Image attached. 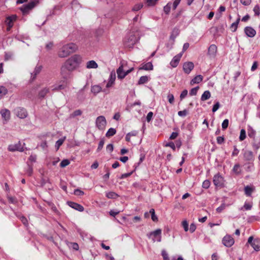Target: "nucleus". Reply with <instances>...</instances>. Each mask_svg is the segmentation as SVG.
I'll return each instance as SVG.
<instances>
[{
	"instance_id": "obj_1",
	"label": "nucleus",
	"mask_w": 260,
	"mask_h": 260,
	"mask_svg": "<svg viewBox=\"0 0 260 260\" xmlns=\"http://www.w3.org/2000/svg\"><path fill=\"white\" fill-rule=\"evenodd\" d=\"M82 60L81 57L79 55H74L70 57L64 62L61 68V72L62 75H66V71L72 72L75 70L80 64Z\"/></svg>"
},
{
	"instance_id": "obj_2",
	"label": "nucleus",
	"mask_w": 260,
	"mask_h": 260,
	"mask_svg": "<svg viewBox=\"0 0 260 260\" xmlns=\"http://www.w3.org/2000/svg\"><path fill=\"white\" fill-rule=\"evenodd\" d=\"M77 46L73 43L63 45L59 50L58 55L59 57H66L70 54L75 52L77 49Z\"/></svg>"
},
{
	"instance_id": "obj_3",
	"label": "nucleus",
	"mask_w": 260,
	"mask_h": 260,
	"mask_svg": "<svg viewBox=\"0 0 260 260\" xmlns=\"http://www.w3.org/2000/svg\"><path fill=\"white\" fill-rule=\"evenodd\" d=\"M136 32H131L125 38L124 45L126 47H132L139 40V37Z\"/></svg>"
},
{
	"instance_id": "obj_4",
	"label": "nucleus",
	"mask_w": 260,
	"mask_h": 260,
	"mask_svg": "<svg viewBox=\"0 0 260 260\" xmlns=\"http://www.w3.org/2000/svg\"><path fill=\"white\" fill-rule=\"evenodd\" d=\"M41 1L42 0H31L28 4L23 5L20 8V10L23 15H26L37 6Z\"/></svg>"
},
{
	"instance_id": "obj_5",
	"label": "nucleus",
	"mask_w": 260,
	"mask_h": 260,
	"mask_svg": "<svg viewBox=\"0 0 260 260\" xmlns=\"http://www.w3.org/2000/svg\"><path fill=\"white\" fill-rule=\"evenodd\" d=\"M247 244H249L253 248V249L258 251L260 250V240L258 239H255L253 240L252 236L249 237Z\"/></svg>"
},
{
	"instance_id": "obj_6",
	"label": "nucleus",
	"mask_w": 260,
	"mask_h": 260,
	"mask_svg": "<svg viewBox=\"0 0 260 260\" xmlns=\"http://www.w3.org/2000/svg\"><path fill=\"white\" fill-rule=\"evenodd\" d=\"M107 121L104 116H98L95 120V124L98 129L103 130L106 125Z\"/></svg>"
},
{
	"instance_id": "obj_7",
	"label": "nucleus",
	"mask_w": 260,
	"mask_h": 260,
	"mask_svg": "<svg viewBox=\"0 0 260 260\" xmlns=\"http://www.w3.org/2000/svg\"><path fill=\"white\" fill-rule=\"evenodd\" d=\"M224 179L219 173L215 175L213 177V183L216 187H222L224 185Z\"/></svg>"
},
{
	"instance_id": "obj_8",
	"label": "nucleus",
	"mask_w": 260,
	"mask_h": 260,
	"mask_svg": "<svg viewBox=\"0 0 260 260\" xmlns=\"http://www.w3.org/2000/svg\"><path fill=\"white\" fill-rule=\"evenodd\" d=\"M222 242L223 244L227 247H231L235 243L234 238L229 235L225 236L223 238Z\"/></svg>"
},
{
	"instance_id": "obj_9",
	"label": "nucleus",
	"mask_w": 260,
	"mask_h": 260,
	"mask_svg": "<svg viewBox=\"0 0 260 260\" xmlns=\"http://www.w3.org/2000/svg\"><path fill=\"white\" fill-rule=\"evenodd\" d=\"M15 114L20 118H25L27 116V113L26 110L21 107H17L14 109Z\"/></svg>"
},
{
	"instance_id": "obj_10",
	"label": "nucleus",
	"mask_w": 260,
	"mask_h": 260,
	"mask_svg": "<svg viewBox=\"0 0 260 260\" xmlns=\"http://www.w3.org/2000/svg\"><path fill=\"white\" fill-rule=\"evenodd\" d=\"M217 50V48L215 45H211L208 48L207 55L211 59L214 58L216 56Z\"/></svg>"
},
{
	"instance_id": "obj_11",
	"label": "nucleus",
	"mask_w": 260,
	"mask_h": 260,
	"mask_svg": "<svg viewBox=\"0 0 260 260\" xmlns=\"http://www.w3.org/2000/svg\"><path fill=\"white\" fill-rule=\"evenodd\" d=\"M8 150L10 151H23L24 149L23 148V146H22V144L20 142H18L17 144L14 145H10L8 146Z\"/></svg>"
},
{
	"instance_id": "obj_12",
	"label": "nucleus",
	"mask_w": 260,
	"mask_h": 260,
	"mask_svg": "<svg viewBox=\"0 0 260 260\" xmlns=\"http://www.w3.org/2000/svg\"><path fill=\"white\" fill-rule=\"evenodd\" d=\"M193 68L194 64L192 62L190 61L184 63L183 66V71L187 74H189Z\"/></svg>"
},
{
	"instance_id": "obj_13",
	"label": "nucleus",
	"mask_w": 260,
	"mask_h": 260,
	"mask_svg": "<svg viewBox=\"0 0 260 260\" xmlns=\"http://www.w3.org/2000/svg\"><path fill=\"white\" fill-rule=\"evenodd\" d=\"M244 32L246 36L250 38L254 37L256 35V31L251 26H246L244 28Z\"/></svg>"
},
{
	"instance_id": "obj_14",
	"label": "nucleus",
	"mask_w": 260,
	"mask_h": 260,
	"mask_svg": "<svg viewBox=\"0 0 260 260\" xmlns=\"http://www.w3.org/2000/svg\"><path fill=\"white\" fill-rule=\"evenodd\" d=\"M67 203L70 207L77 211L82 212L83 211L84 209V207L82 205L73 202H68Z\"/></svg>"
},
{
	"instance_id": "obj_15",
	"label": "nucleus",
	"mask_w": 260,
	"mask_h": 260,
	"mask_svg": "<svg viewBox=\"0 0 260 260\" xmlns=\"http://www.w3.org/2000/svg\"><path fill=\"white\" fill-rule=\"evenodd\" d=\"M153 66L151 62H148L146 63H142L141 67L139 68V70H146L151 71L152 70Z\"/></svg>"
},
{
	"instance_id": "obj_16",
	"label": "nucleus",
	"mask_w": 260,
	"mask_h": 260,
	"mask_svg": "<svg viewBox=\"0 0 260 260\" xmlns=\"http://www.w3.org/2000/svg\"><path fill=\"white\" fill-rule=\"evenodd\" d=\"M244 158L245 160H252L254 158L253 152L250 150H245L243 154Z\"/></svg>"
},
{
	"instance_id": "obj_17",
	"label": "nucleus",
	"mask_w": 260,
	"mask_h": 260,
	"mask_svg": "<svg viewBox=\"0 0 260 260\" xmlns=\"http://www.w3.org/2000/svg\"><path fill=\"white\" fill-rule=\"evenodd\" d=\"M42 69V66H37L35 68L34 71L31 73V80L32 81L35 80L37 75H38L41 71Z\"/></svg>"
},
{
	"instance_id": "obj_18",
	"label": "nucleus",
	"mask_w": 260,
	"mask_h": 260,
	"mask_svg": "<svg viewBox=\"0 0 260 260\" xmlns=\"http://www.w3.org/2000/svg\"><path fill=\"white\" fill-rule=\"evenodd\" d=\"M161 230L160 229H157L155 231L152 232L150 233V236H153L154 238H157V241H161Z\"/></svg>"
},
{
	"instance_id": "obj_19",
	"label": "nucleus",
	"mask_w": 260,
	"mask_h": 260,
	"mask_svg": "<svg viewBox=\"0 0 260 260\" xmlns=\"http://www.w3.org/2000/svg\"><path fill=\"white\" fill-rule=\"evenodd\" d=\"M116 72L118 79H122L126 76V74H125V71L123 70V67L122 65L120 66L117 69Z\"/></svg>"
},
{
	"instance_id": "obj_20",
	"label": "nucleus",
	"mask_w": 260,
	"mask_h": 260,
	"mask_svg": "<svg viewBox=\"0 0 260 260\" xmlns=\"http://www.w3.org/2000/svg\"><path fill=\"white\" fill-rule=\"evenodd\" d=\"M1 114L2 115V117L6 121L9 120L10 117V112L9 110L7 109H3L1 111Z\"/></svg>"
},
{
	"instance_id": "obj_21",
	"label": "nucleus",
	"mask_w": 260,
	"mask_h": 260,
	"mask_svg": "<svg viewBox=\"0 0 260 260\" xmlns=\"http://www.w3.org/2000/svg\"><path fill=\"white\" fill-rule=\"evenodd\" d=\"M102 87L99 85H94L92 86L91 87V91L94 95H96L98 93L102 91Z\"/></svg>"
},
{
	"instance_id": "obj_22",
	"label": "nucleus",
	"mask_w": 260,
	"mask_h": 260,
	"mask_svg": "<svg viewBox=\"0 0 260 260\" xmlns=\"http://www.w3.org/2000/svg\"><path fill=\"white\" fill-rule=\"evenodd\" d=\"M252 146L255 150H257L260 147V137L255 138L253 139Z\"/></svg>"
},
{
	"instance_id": "obj_23",
	"label": "nucleus",
	"mask_w": 260,
	"mask_h": 260,
	"mask_svg": "<svg viewBox=\"0 0 260 260\" xmlns=\"http://www.w3.org/2000/svg\"><path fill=\"white\" fill-rule=\"evenodd\" d=\"M203 76L202 75H197L194 77L190 81V84L193 85L196 83H199L203 80Z\"/></svg>"
},
{
	"instance_id": "obj_24",
	"label": "nucleus",
	"mask_w": 260,
	"mask_h": 260,
	"mask_svg": "<svg viewBox=\"0 0 260 260\" xmlns=\"http://www.w3.org/2000/svg\"><path fill=\"white\" fill-rule=\"evenodd\" d=\"M98 67V64L94 60H90L87 62L86 68L88 69H96Z\"/></svg>"
},
{
	"instance_id": "obj_25",
	"label": "nucleus",
	"mask_w": 260,
	"mask_h": 260,
	"mask_svg": "<svg viewBox=\"0 0 260 260\" xmlns=\"http://www.w3.org/2000/svg\"><path fill=\"white\" fill-rule=\"evenodd\" d=\"M254 189V187H252L250 186H246L244 187V191L245 193L247 196H250L251 195L252 192L253 191Z\"/></svg>"
},
{
	"instance_id": "obj_26",
	"label": "nucleus",
	"mask_w": 260,
	"mask_h": 260,
	"mask_svg": "<svg viewBox=\"0 0 260 260\" xmlns=\"http://www.w3.org/2000/svg\"><path fill=\"white\" fill-rule=\"evenodd\" d=\"M247 131H248V136L249 137H250V138H252L253 139L255 138V136L256 132L255 130H254L252 128V127H251L250 126H249Z\"/></svg>"
},
{
	"instance_id": "obj_27",
	"label": "nucleus",
	"mask_w": 260,
	"mask_h": 260,
	"mask_svg": "<svg viewBox=\"0 0 260 260\" xmlns=\"http://www.w3.org/2000/svg\"><path fill=\"white\" fill-rule=\"evenodd\" d=\"M211 97V93L209 90H206L204 92L201 96V100L202 101H205L209 99Z\"/></svg>"
},
{
	"instance_id": "obj_28",
	"label": "nucleus",
	"mask_w": 260,
	"mask_h": 260,
	"mask_svg": "<svg viewBox=\"0 0 260 260\" xmlns=\"http://www.w3.org/2000/svg\"><path fill=\"white\" fill-rule=\"evenodd\" d=\"M149 79L150 78L147 76H141L138 82V84L141 85L146 83L149 81Z\"/></svg>"
},
{
	"instance_id": "obj_29",
	"label": "nucleus",
	"mask_w": 260,
	"mask_h": 260,
	"mask_svg": "<svg viewBox=\"0 0 260 260\" xmlns=\"http://www.w3.org/2000/svg\"><path fill=\"white\" fill-rule=\"evenodd\" d=\"M49 89L48 88L45 87L42 89L39 92V96L40 98H44L45 95L49 92Z\"/></svg>"
},
{
	"instance_id": "obj_30",
	"label": "nucleus",
	"mask_w": 260,
	"mask_h": 260,
	"mask_svg": "<svg viewBox=\"0 0 260 260\" xmlns=\"http://www.w3.org/2000/svg\"><path fill=\"white\" fill-rule=\"evenodd\" d=\"M66 86L63 84H61L59 85H54L52 86H51L52 90L53 91H56L63 89Z\"/></svg>"
},
{
	"instance_id": "obj_31",
	"label": "nucleus",
	"mask_w": 260,
	"mask_h": 260,
	"mask_svg": "<svg viewBox=\"0 0 260 260\" xmlns=\"http://www.w3.org/2000/svg\"><path fill=\"white\" fill-rule=\"evenodd\" d=\"M240 17H238V18L237 19V20L233 23L231 26V28L232 29V31L233 32H235L236 31L237 29V27H238V24L240 22Z\"/></svg>"
},
{
	"instance_id": "obj_32",
	"label": "nucleus",
	"mask_w": 260,
	"mask_h": 260,
	"mask_svg": "<svg viewBox=\"0 0 260 260\" xmlns=\"http://www.w3.org/2000/svg\"><path fill=\"white\" fill-rule=\"evenodd\" d=\"M179 61H180V60L178 59V57H176L175 56L173 57V59L170 62V65L173 68H175V67H176L178 66Z\"/></svg>"
},
{
	"instance_id": "obj_33",
	"label": "nucleus",
	"mask_w": 260,
	"mask_h": 260,
	"mask_svg": "<svg viewBox=\"0 0 260 260\" xmlns=\"http://www.w3.org/2000/svg\"><path fill=\"white\" fill-rule=\"evenodd\" d=\"M116 133V131L114 128H110L108 129L106 134L107 137H110L114 136Z\"/></svg>"
},
{
	"instance_id": "obj_34",
	"label": "nucleus",
	"mask_w": 260,
	"mask_h": 260,
	"mask_svg": "<svg viewBox=\"0 0 260 260\" xmlns=\"http://www.w3.org/2000/svg\"><path fill=\"white\" fill-rule=\"evenodd\" d=\"M106 196L109 199H116L118 195L114 192L110 191L106 193Z\"/></svg>"
},
{
	"instance_id": "obj_35",
	"label": "nucleus",
	"mask_w": 260,
	"mask_h": 260,
	"mask_svg": "<svg viewBox=\"0 0 260 260\" xmlns=\"http://www.w3.org/2000/svg\"><path fill=\"white\" fill-rule=\"evenodd\" d=\"M149 213L151 214V219L152 220L154 221V222H156V221H157L158 220V218H157V217L156 216L155 214V211H154V209H151L149 211Z\"/></svg>"
},
{
	"instance_id": "obj_36",
	"label": "nucleus",
	"mask_w": 260,
	"mask_h": 260,
	"mask_svg": "<svg viewBox=\"0 0 260 260\" xmlns=\"http://www.w3.org/2000/svg\"><path fill=\"white\" fill-rule=\"evenodd\" d=\"M8 92L7 89L4 86L0 87V99L2 96L6 95Z\"/></svg>"
},
{
	"instance_id": "obj_37",
	"label": "nucleus",
	"mask_w": 260,
	"mask_h": 260,
	"mask_svg": "<svg viewBox=\"0 0 260 260\" xmlns=\"http://www.w3.org/2000/svg\"><path fill=\"white\" fill-rule=\"evenodd\" d=\"M233 171L236 174H240L241 173L240 165L239 164H236L233 168Z\"/></svg>"
},
{
	"instance_id": "obj_38",
	"label": "nucleus",
	"mask_w": 260,
	"mask_h": 260,
	"mask_svg": "<svg viewBox=\"0 0 260 260\" xmlns=\"http://www.w3.org/2000/svg\"><path fill=\"white\" fill-rule=\"evenodd\" d=\"M82 112L80 110H76L73 113L70 115L71 118H74L77 116H80L82 114Z\"/></svg>"
},
{
	"instance_id": "obj_39",
	"label": "nucleus",
	"mask_w": 260,
	"mask_h": 260,
	"mask_svg": "<svg viewBox=\"0 0 260 260\" xmlns=\"http://www.w3.org/2000/svg\"><path fill=\"white\" fill-rule=\"evenodd\" d=\"M246 138V132L244 129H242L240 131L239 140L243 141Z\"/></svg>"
},
{
	"instance_id": "obj_40",
	"label": "nucleus",
	"mask_w": 260,
	"mask_h": 260,
	"mask_svg": "<svg viewBox=\"0 0 260 260\" xmlns=\"http://www.w3.org/2000/svg\"><path fill=\"white\" fill-rule=\"evenodd\" d=\"M253 11L254 14L256 16H259L260 14V7L258 5H256L253 8Z\"/></svg>"
},
{
	"instance_id": "obj_41",
	"label": "nucleus",
	"mask_w": 260,
	"mask_h": 260,
	"mask_svg": "<svg viewBox=\"0 0 260 260\" xmlns=\"http://www.w3.org/2000/svg\"><path fill=\"white\" fill-rule=\"evenodd\" d=\"M104 143H105L104 139H101L99 143L98 147L96 150V151L98 152H99L102 150V149L103 148V146L104 145Z\"/></svg>"
},
{
	"instance_id": "obj_42",
	"label": "nucleus",
	"mask_w": 260,
	"mask_h": 260,
	"mask_svg": "<svg viewBox=\"0 0 260 260\" xmlns=\"http://www.w3.org/2000/svg\"><path fill=\"white\" fill-rule=\"evenodd\" d=\"M63 142H64V139H59L56 142L55 148H56L57 150H58L59 149V148L62 144Z\"/></svg>"
},
{
	"instance_id": "obj_43",
	"label": "nucleus",
	"mask_w": 260,
	"mask_h": 260,
	"mask_svg": "<svg viewBox=\"0 0 260 260\" xmlns=\"http://www.w3.org/2000/svg\"><path fill=\"white\" fill-rule=\"evenodd\" d=\"M69 164L70 161L68 159H63L61 161L60 164V167L61 168H64L68 165H69Z\"/></svg>"
},
{
	"instance_id": "obj_44",
	"label": "nucleus",
	"mask_w": 260,
	"mask_h": 260,
	"mask_svg": "<svg viewBox=\"0 0 260 260\" xmlns=\"http://www.w3.org/2000/svg\"><path fill=\"white\" fill-rule=\"evenodd\" d=\"M116 79V74L114 71H112L110 75V78L109 80L114 82Z\"/></svg>"
},
{
	"instance_id": "obj_45",
	"label": "nucleus",
	"mask_w": 260,
	"mask_h": 260,
	"mask_svg": "<svg viewBox=\"0 0 260 260\" xmlns=\"http://www.w3.org/2000/svg\"><path fill=\"white\" fill-rule=\"evenodd\" d=\"M143 5L142 4H138L134 6V7L133 8L132 10L133 11H138L139 10H140L141 8H142Z\"/></svg>"
},
{
	"instance_id": "obj_46",
	"label": "nucleus",
	"mask_w": 260,
	"mask_h": 260,
	"mask_svg": "<svg viewBox=\"0 0 260 260\" xmlns=\"http://www.w3.org/2000/svg\"><path fill=\"white\" fill-rule=\"evenodd\" d=\"M199 88V86H197L194 88H192L189 92V94L190 95H196L197 93V91H198Z\"/></svg>"
},
{
	"instance_id": "obj_47",
	"label": "nucleus",
	"mask_w": 260,
	"mask_h": 260,
	"mask_svg": "<svg viewBox=\"0 0 260 260\" xmlns=\"http://www.w3.org/2000/svg\"><path fill=\"white\" fill-rule=\"evenodd\" d=\"M210 182L208 180H205L202 184V187L205 189L208 188L210 187Z\"/></svg>"
},
{
	"instance_id": "obj_48",
	"label": "nucleus",
	"mask_w": 260,
	"mask_h": 260,
	"mask_svg": "<svg viewBox=\"0 0 260 260\" xmlns=\"http://www.w3.org/2000/svg\"><path fill=\"white\" fill-rule=\"evenodd\" d=\"M168 101L171 104H173L174 102V95L171 93H169L167 96Z\"/></svg>"
},
{
	"instance_id": "obj_49",
	"label": "nucleus",
	"mask_w": 260,
	"mask_h": 260,
	"mask_svg": "<svg viewBox=\"0 0 260 260\" xmlns=\"http://www.w3.org/2000/svg\"><path fill=\"white\" fill-rule=\"evenodd\" d=\"M27 170L26 171V173L28 176H31L32 174V167L31 165H30L29 164H27Z\"/></svg>"
},
{
	"instance_id": "obj_50",
	"label": "nucleus",
	"mask_w": 260,
	"mask_h": 260,
	"mask_svg": "<svg viewBox=\"0 0 260 260\" xmlns=\"http://www.w3.org/2000/svg\"><path fill=\"white\" fill-rule=\"evenodd\" d=\"M222 128L223 129H225L227 128L229 125V120L226 119L223 120V121L222 123Z\"/></svg>"
},
{
	"instance_id": "obj_51",
	"label": "nucleus",
	"mask_w": 260,
	"mask_h": 260,
	"mask_svg": "<svg viewBox=\"0 0 260 260\" xmlns=\"http://www.w3.org/2000/svg\"><path fill=\"white\" fill-rule=\"evenodd\" d=\"M171 10V5L168 4L166 6L164 7V11L166 14H168Z\"/></svg>"
},
{
	"instance_id": "obj_52",
	"label": "nucleus",
	"mask_w": 260,
	"mask_h": 260,
	"mask_svg": "<svg viewBox=\"0 0 260 260\" xmlns=\"http://www.w3.org/2000/svg\"><path fill=\"white\" fill-rule=\"evenodd\" d=\"M6 23L7 25H8V27L7 28L8 30H9L13 26V22L12 19H10L8 18L7 19Z\"/></svg>"
},
{
	"instance_id": "obj_53",
	"label": "nucleus",
	"mask_w": 260,
	"mask_h": 260,
	"mask_svg": "<svg viewBox=\"0 0 260 260\" xmlns=\"http://www.w3.org/2000/svg\"><path fill=\"white\" fill-rule=\"evenodd\" d=\"M161 255L163 257L164 260H170L168 254L167 252L166 251V250H162Z\"/></svg>"
},
{
	"instance_id": "obj_54",
	"label": "nucleus",
	"mask_w": 260,
	"mask_h": 260,
	"mask_svg": "<svg viewBox=\"0 0 260 260\" xmlns=\"http://www.w3.org/2000/svg\"><path fill=\"white\" fill-rule=\"evenodd\" d=\"M84 194V192L79 189H76L74 190V194L78 196H81Z\"/></svg>"
},
{
	"instance_id": "obj_55",
	"label": "nucleus",
	"mask_w": 260,
	"mask_h": 260,
	"mask_svg": "<svg viewBox=\"0 0 260 260\" xmlns=\"http://www.w3.org/2000/svg\"><path fill=\"white\" fill-rule=\"evenodd\" d=\"M188 113V111L187 110H186V109L183 110V111H180L178 112V115L179 116H181V117H184L185 116L187 115Z\"/></svg>"
},
{
	"instance_id": "obj_56",
	"label": "nucleus",
	"mask_w": 260,
	"mask_h": 260,
	"mask_svg": "<svg viewBox=\"0 0 260 260\" xmlns=\"http://www.w3.org/2000/svg\"><path fill=\"white\" fill-rule=\"evenodd\" d=\"M187 93H188V91L186 89H184V90H183L180 95V100H182L185 97H186V95H187Z\"/></svg>"
},
{
	"instance_id": "obj_57",
	"label": "nucleus",
	"mask_w": 260,
	"mask_h": 260,
	"mask_svg": "<svg viewBox=\"0 0 260 260\" xmlns=\"http://www.w3.org/2000/svg\"><path fill=\"white\" fill-rule=\"evenodd\" d=\"M220 104L218 102H217L214 105L212 108V112H216L219 108Z\"/></svg>"
},
{
	"instance_id": "obj_58",
	"label": "nucleus",
	"mask_w": 260,
	"mask_h": 260,
	"mask_svg": "<svg viewBox=\"0 0 260 260\" xmlns=\"http://www.w3.org/2000/svg\"><path fill=\"white\" fill-rule=\"evenodd\" d=\"M8 199L10 203L16 204L17 202L16 199L14 197L9 196L8 197Z\"/></svg>"
},
{
	"instance_id": "obj_59",
	"label": "nucleus",
	"mask_w": 260,
	"mask_h": 260,
	"mask_svg": "<svg viewBox=\"0 0 260 260\" xmlns=\"http://www.w3.org/2000/svg\"><path fill=\"white\" fill-rule=\"evenodd\" d=\"M182 226L183 227L184 231L187 232L188 230V224L187 222L185 220L182 222Z\"/></svg>"
},
{
	"instance_id": "obj_60",
	"label": "nucleus",
	"mask_w": 260,
	"mask_h": 260,
	"mask_svg": "<svg viewBox=\"0 0 260 260\" xmlns=\"http://www.w3.org/2000/svg\"><path fill=\"white\" fill-rule=\"evenodd\" d=\"M224 141L223 137L219 136L217 138V142L219 144H222Z\"/></svg>"
},
{
	"instance_id": "obj_61",
	"label": "nucleus",
	"mask_w": 260,
	"mask_h": 260,
	"mask_svg": "<svg viewBox=\"0 0 260 260\" xmlns=\"http://www.w3.org/2000/svg\"><path fill=\"white\" fill-rule=\"evenodd\" d=\"M158 0H147V4L148 6H154Z\"/></svg>"
},
{
	"instance_id": "obj_62",
	"label": "nucleus",
	"mask_w": 260,
	"mask_h": 260,
	"mask_svg": "<svg viewBox=\"0 0 260 260\" xmlns=\"http://www.w3.org/2000/svg\"><path fill=\"white\" fill-rule=\"evenodd\" d=\"M153 112H149L147 115L146 119L148 122H150L153 116Z\"/></svg>"
},
{
	"instance_id": "obj_63",
	"label": "nucleus",
	"mask_w": 260,
	"mask_h": 260,
	"mask_svg": "<svg viewBox=\"0 0 260 260\" xmlns=\"http://www.w3.org/2000/svg\"><path fill=\"white\" fill-rule=\"evenodd\" d=\"M239 152V150L237 148L236 146H234V150L232 152V156H237Z\"/></svg>"
},
{
	"instance_id": "obj_64",
	"label": "nucleus",
	"mask_w": 260,
	"mask_h": 260,
	"mask_svg": "<svg viewBox=\"0 0 260 260\" xmlns=\"http://www.w3.org/2000/svg\"><path fill=\"white\" fill-rule=\"evenodd\" d=\"M243 208L246 210H250L252 208V205L250 204L249 203H245L244 205Z\"/></svg>"
}]
</instances>
